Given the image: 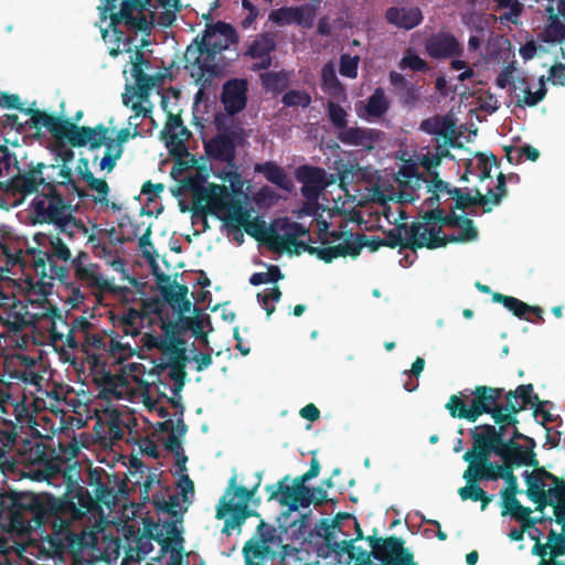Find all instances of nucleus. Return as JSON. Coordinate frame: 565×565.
Masks as SVG:
<instances>
[{"instance_id": "obj_1", "label": "nucleus", "mask_w": 565, "mask_h": 565, "mask_svg": "<svg viewBox=\"0 0 565 565\" xmlns=\"http://www.w3.org/2000/svg\"><path fill=\"white\" fill-rule=\"evenodd\" d=\"M89 491L70 482L62 497H40L31 492L0 493V530L25 534L50 525L47 544L54 554L68 553L71 565H111L120 554L118 537H103L86 527L75 531L73 522L82 520L94 508Z\"/></svg>"}, {"instance_id": "obj_58", "label": "nucleus", "mask_w": 565, "mask_h": 565, "mask_svg": "<svg viewBox=\"0 0 565 565\" xmlns=\"http://www.w3.org/2000/svg\"><path fill=\"white\" fill-rule=\"evenodd\" d=\"M548 499L552 501L548 507H553L555 522L562 524V530L565 533V488H548Z\"/></svg>"}, {"instance_id": "obj_40", "label": "nucleus", "mask_w": 565, "mask_h": 565, "mask_svg": "<svg viewBox=\"0 0 565 565\" xmlns=\"http://www.w3.org/2000/svg\"><path fill=\"white\" fill-rule=\"evenodd\" d=\"M420 130L429 134L443 137L447 142L452 145V141L457 138L456 136V124L448 116H434L424 119L420 122Z\"/></svg>"}, {"instance_id": "obj_25", "label": "nucleus", "mask_w": 565, "mask_h": 565, "mask_svg": "<svg viewBox=\"0 0 565 565\" xmlns=\"http://www.w3.org/2000/svg\"><path fill=\"white\" fill-rule=\"evenodd\" d=\"M493 454L502 459V463L522 466H536V454L532 449H526L516 441L505 439L493 446Z\"/></svg>"}, {"instance_id": "obj_36", "label": "nucleus", "mask_w": 565, "mask_h": 565, "mask_svg": "<svg viewBox=\"0 0 565 565\" xmlns=\"http://www.w3.org/2000/svg\"><path fill=\"white\" fill-rule=\"evenodd\" d=\"M492 299L494 302L502 303L509 311H511L515 317L520 319L532 321V319L529 317V313H534L540 322H544L542 316L543 309L541 307L530 306L515 297L507 296L500 292H494Z\"/></svg>"}, {"instance_id": "obj_5", "label": "nucleus", "mask_w": 565, "mask_h": 565, "mask_svg": "<svg viewBox=\"0 0 565 565\" xmlns=\"http://www.w3.org/2000/svg\"><path fill=\"white\" fill-rule=\"evenodd\" d=\"M276 227L284 232L279 234L275 227H269L266 232L265 244L274 252L281 253L287 250L291 253V246L296 247V253L299 254L298 249L309 253L310 255L317 256L324 263H331L333 259L339 257H356L360 255V244L347 243L345 245H334L332 247H316L311 246L306 242L297 241L298 237L309 236V228L305 225L291 222L288 218H282L276 223Z\"/></svg>"}, {"instance_id": "obj_3", "label": "nucleus", "mask_w": 565, "mask_h": 565, "mask_svg": "<svg viewBox=\"0 0 565 565\" xmlns=\"http://www.w3.org/2000/svg\"><path fill=\"white\" fill-rule=\"evenodd\" d=\"M422 163L429 171L430 177V180L427 182V186L428 191L433 192V194L425 201L428 207H430L429 210L438 207L440 194L446 193L455 201L454 209H458L463 212L470 207L480 206L482 209V213H490L493 206L500 205L508 194L507 177L502 172L497 177L495 188L492 189L488 185L483 193L478 188L451 186L448 182L441 180L438 172L430 171L431 168L437 167L440 162Z\"/></svg>"}, {"instance_id": "obj_39", "label": "nucleus", "mask_w": 565, "mask_h": 565, "mask_svg": "<svg viewBox=\"0 0 565 565\" xmlns=\"http://www.w3.org/2000/svg\"><path fill=\"white\" fill-rule=\"evenodd\" d=\"M121 0H104V4L100 8V19L110 20L109 26L116 35L117 40L120 41L124 38V32L119 30V25L124 24L129 31H139V25L130 23L127 19L118 17Z\"/></svg>"}, {"instance_id": "obj_56", "label": "nucleus", "mask_w": 565, "mask_h": 565, "mask_svg": "<svg viewBox=\"0 0 565 565\" xmlns=\"http://www.w3.org/2000/svg\"><path fill=\"white\" fill-rule=\"evenodd\" d=\"M276 50V42L268 34H262L257 36L248 46L246 55L252 58L271 56V53Z\"/></svg>"}, {"instance_id": "obj_30", "label": "nucleus", "mask_w": 565, "mask_h": 565, "mask_svg": "<svg viewBox=\"0 0 565 565\" xmlns=\"http://www.w3.org/2000/svg\"><path fill=\"white\" fill-rule=\"evenodd\" d=\"M93 323L89 322L85 317H77V324L75 326V328H78L79 331H82V335L84 338L82 349L87 355H90L97 363V352L100 355L107 352L109 335H107L106 333H93Z\"/></svg>"}, {"instance_id": "obj_51", "label": "nucleus", "mask_w": 565, "mask_h": 565, "mask_svg": "<svg viewBox=\"0 0 565 565\" xmlns=\"http://www.w3.org/2000/svg\"><path fill=\"white\" fill-rule=\"evenodd\" d=\"M533 385L532 384H521L515 390L504 391V402L503 403H512L515 406L524 405V409L527 405H533L535 402H539L537 394L533 395Z\"/></svg>"}, {"instance_id": "obj_53", "label": "nucleus", "mask_w": 565, "mask_h": 565, "mask_svg": "<svg viewBox=\"0 0 565 565\" xmlns=\"http://www.w3.org/2000/svg\"><path fill=\"white\" fill-rule=\"evenodd\" d=\"M502 515L510 514L518 522H523L527 514H531L532 510L527 507H523L516 498V493L502 494Z\"/></svg>"}, {"instance_id": "obj_4", "label": "nucleus", "mask_w": 565, "mask_h": 565, "mask_svg": "<svg viewBox=\"0 0 565 565\" xmlns=\"http://www.w3.org/2000/svg\"><path fill=\"white\" fill-rule=\"evenodd\" d=\"M454 205L449 214H445L440 207L428 210L418 221L422 228V238L425 243H415V246H425L436 249L448 243H466L478 238V230L475 223L465 214H457Z\"/></svg>"}, {"instance_id": "obj_43", "label": "nucleus", "mask_w": 565, "mask_h": 565, "mask_svg": "<svg viewBox=\"0 0 565 565\" xmlns=\"http://www.w3.org/2000/svg\"><path fill=\"white\" fill-rule=\"evenodd\" d=\"M463 479L466 480L467 486L458 490L461 500H472L475 502L480 501L481 510L484 511L492 500L491 495H488L487 492L479 487V481L471 475L470 470H466L463 472Z\"/></svg>"}, {"instance_id": "obj_60", "label": "nucleus", "mask_w": 565, "mask_h": 565, "mask_svg": "<svg viewBox=\"0 0 565 565\" xmlns=\"http://www.w3.org/2000/svg\"><path fill=\"white\" fill-rule=\"evenodd\" d=\"M524 411V405L515 406L514 404L503 403V407L500 408L495 414H493L492 419H498L500 423H505V425L510 428H518L520 423L518 415Z\"/></svg>"}, {"instance_id": "obj_59", "label": "nucleus", "mask_w": 565, "mask_h": 565, "mask_svg": "<svg viewBox=\"0 0 565 565\" xmlns=\"http://www.w3.org/2000/svg\"><path fill=\"white\" fill-rule=\"evenodd\" d=\"M546 93H547V89L545 87L544 76H541L539 89L536 92H532L531 85L530 86H524V89H523V92L521 94L522 97H520L518 99L516 106H519V107H524V106L534 107V106H536L540 102H542L545 98Z\"/></svg>"}, {"instance_id": "obj_35", "label": "nucleus", "mask_w": 565, "mask_h": 565, "mask_svg": "<svg viewBox=\"0 0 565 565\" xmlns=\"http://www.w3.org/2000/svg\"><path fill=\"white\" fill-rule=\"evenodd\" d=\"M426 50L434 58H447L461 53L458 41L449 33H439L429 39Z\"/></svg>"}, {"instance_id": "obj_20", "label": "nucleus", "mask_w": 565, "mask_h": 565, "mask_svg": "<svg viewBox=\"0 0 565 565\" xmlns=\"http://www.w3.org/2000/svg\"><path fill=\"white\" fill-rule=\"evenodd\" d=\"M423 226L418 221L412 222L411 225L403 223L394 228L385 232V237L382 238L384 246L395 248L401 247L403 249H412L416 252L424 246H415V243H425L422 238Z\"/></svg>"}, {"instance_id": "obj_22", "label": "nucleus", "mask_w": 565, "mask_h": 565, "mask_svg": "<svg viewBox=\"0 0 565 565\" xmlns=\"http://www.w3.org/2000/svg\"><path fill=\"white\" fill-rule=\"evenodd\" d=\"M89 130H94L89 141L86 146H89L92 150L98 149L102 146L106 147L105 156L99 162L102 170L110 172L116 167L117 160L121 157L124 148L118 145H114V139L108 136L109 129L103 124H98L95 127H89Z\"/></svg>"}, {"instance_id": "obj_19", "label": "nucleus", "mask_w": 565, "mask_h": 565, "mask_svg": "<svg viewBox=\"0 0 565 565\" xmlns=\"http://www.w3.org/2000/svg\"><path fill=\"white\" fill-rule=\"evenodd\" d=\"M493 448H488L472 443V448L465 452L462 459L469 463L466 470H470L471 475L478 481H494L499 479L500 465L490 460Z\"/></svg>"}, {"instance_id": "obj_17", "label": "nucleus", "mask_w": 565, "mask_h": 565, "mask_svg": "<svg viewBox=\"0 0 565 565\" xmlns=\"http://www.w3.org/2000/svg\"><path fill=\"white\" fill-rule=\"evenodd\" d=\"M533 471H525L523 473L526 483V497L535 503V510L542 512L552 501L548 499L547 481L551 482V487H556L561 477L550 472L539 463L531 466Z\"/></svg>"}, {"instance_id": "obj_8", "label": "nucleus", "mask_w": 565, "mask_h": 565, "mask_svg": "<svg viewBox=\"0 0 565 565\" xmlns=\"http://www.w3.org/2000/svg\"><path fill=\"white\" fill-rule=\"evenodd\" d=\"M65 466L66 463L58 456H54L53 451L43 444L36 443L22 458V476L33 481H46L52 484L62 478L66 480V488L70 482L79 484L77 480L66 476Z\"/></svg>"}, {"instance_id": "obj_13", "label": "nucleus", "mask_w": 565, "mask_h": 565, "mask_svg": "<svg viewBox=\"0 0 565 565\" xmlns=\"http://www.w3.org/2000/svg\"><path fill=\"white\" fill-rule=\"evenodd\" d=\"M309 480L311 478L303 473L294 479L292 484H289L290 477L285 476L277 483L265 487L268 500L278 501L282 507H288L289 511L308 508L315 500L311 488L306 486Z\"/></svg>"}, {"instance_id": "obj_42", "label": "nucleus", "mask_w": 565, "mask_h": 565, "mask_svg": "<svg viewBox=\"0 0 565 565\" xmlns=\"http://www.w3.org/2000/svg\"><path fill=\"white\" fill-rule=\"evenodd\" d=\"M254 170L257 173H262L268 182L285 191H291L294 186L291 179L287 175L284 168L274 161L256 163Z\"/></svg>"}, {"instance_id": "obj_44", "label": "nucleus", "mask_w": 565, "mask_h": 565, "mask_svg": "<svg viewBox=\"0 0 565 565\" xmlns=\"http://www.w3.org/2000/svg\"><path fill=\"white\" fill-rule=\"evenodd\" d=\"M390 109V102L385 96L383 88L377 87L373 94L366 99L364 114L360 115L366 120L379 119L383 117Z\"/></svg>"}, {"instance_id": "obj_2", "label": "nucleus", "mask_w": 565, "mask_h": 565, "mask_svg": "<svg viewBox=\"0 0 565 565\" xmlns=\"http://www.w3.org/2000/svg\"><path fill=\"white\" fill-rule=\"evenodd\" d=\"M238 36L235 29L218 21L207 25L202 35H198L186 47L184 53L185 70L194 79L200 89L195 100H200L203 90L210 87L220 73L218 55L232 44L237 43Z\"/></svg>"}, {"instance_id": "obj_6", "label": "nucleus", "mask_w": 565, "mask_h": 565, "mask_svg": "<svg viewBox=\"0 0 565 565\" xmlns=\"http://www.w3.org/2000/svg\"><path fill=\"white\" fill-rule=\"evenodd\" d=\"M471 395L470 405L467 404L466 396L461 392L450 395L445 408L452 418L476 423L484 414L493 418V414L503 407V402H500L504 398L503 387L478 385Z\"/></svg>"}, {"instance_id": "obj_55", "label": "nucleus", "mask_w": 565, "mask_h": 565, "mask_svg": "<svg viewBox=\"0 0 565 565\" xmlns=\"http://www.w3.org/2000/svg\"><path fill=\"white\" fill-rule=\"evenodd\" d=\"M173 359L168 364V367L170 369L169 376L174 383L173 393H179L185 382L186 372L184 367V363L186 361L185 351L182 354H173Z\"/></svg>"}, {"instance_id": "obj_54", "label": "nucleus", "mask_w": 565, "mask_h": 565, "mask_svg": "<svg viewBox=\"0 0 565 565\" xmlns=\"http://www.w3.org/2000/svg\"><path fill=\"white\" fill-rule=\"evenodd\" d=\"M260 81L263 87L274 94L284 92L289 84L288 73L284 70L263 73L260 74Z\"/></svg>"}, {"instance_id": "obj_41", "label": "nucleus", "mask_w": 565, "mask_h": 565, "mask_svg": "<svg viewBox=\"0 0 565 565\" xmlns=\"http://www.w3.org/2000/svg\"><path fill=\"white\" fill-rule=\"evenodd\" d=\"M228 513H231V516L225 520L224 527L222 530V532L227 535L231 534L230 529H241L246 521V515L243 514L244 512L238 510L236 503L233 502V499L226 500V495H223L217 504L215 516L221 520Z\"/></svg>"}, {"instance_id": "obj_31", "label": "nucleus", "mask_w": 565, "mask_h": 565, "mask_svg": "<svg viewBox=\"0 0 565 565\" xmlns=\"http://www.w3.org/2000/svg\"><path fill=\"white\" fill-rule=\"evenodd\" d=\"M42 318V313H30L28 306L20 302L14 303L7 317L2 319V326L6 332L17 334L30 326H35Z\"/></svg>"}, {"instance_id": "obj_16", "label": "nucleus", "mask_w": 565, "mask_h": 565, "mask_svg": "<svg viewBox=\"0 0 565 565\" xmlns=\"http://www.w3.org/2000/svg\"><path fill=\"white\" fill-rule=\"evenodd\" d=\"M374 558L383 565H416L413 554L404 547V540L397 536L377 539L367 536L365 539Z\"/></svg>"}, {"instance_id": "obj_61", "label": "nucleus", "mask_w": 565, "mask_h": 565, "mask_svg": "<svg viewBox=\"0 0 565 565\" xmlns=\"http://www.w3.org/2000/svg\"><path fill=\"white\" fill-rule=\"evenodd\" d=\"M541 39L546 43L562 42L565 40V24L557 17H552L550 24L544 28Z\"/></svg>"}, {"instance_id": "obj_27", "label": "nucleus", "mask_w": 565, "mask_h": 565, "mask_svg": "<svg viewBox=\"0 0 565 565\" xmlns=\"http://www.w3.org/2000/svg\"><path fill=\"white\" fill-rule=\"evenodd\" d=\"M185 318L186 317L180 316L175 321L162 320L161 330L164 332V339L156 344L157 349L171 354L183 355L185 349L181 348V345L184 344L182 335L188 330V322L185 321Z\"/></svg>"}, {"instance_id": "obj_63", "label": "nucleus", "mask_w": 565, "mask_h": 565, "mask_svg": "<svg viewBox=\"0 0 565 565\" xmlns=\"http://www.w3.org/2000/svg\"><path fill=\"white\" fill-rule=\"evenodd\" d=\"M328 118L332 126L339 131L348 126V113L339 104L329 100L327 105Z\"/></svg>"}, {"instance_id": "obj_23", "label": "nucleus", "mask_w": 565, "mask_h": 565, "mask_svg": "<svg viewBox=\"0 0 565 565\" xmlns=\"http://www.w3.org/2000/svg\"><path fill=\"white\" fill-rule=\"evenodd\" d=\"M248 81L246 78H231L223 84L221 102L225 111L234 116L241 113L247 104Z\"/></svg>"}, {"instance_id": "obj_15", "label": "nucleus", "mask_w": 565, "mask_h": 565, "mask_svg": "<svg viewBox=\"0 0 565 565\" xmlns=\"http://www.w3.org/2000/svg\"><path fill=\"white\" fill-rule=\"evenodd\" d=\"M243 140L241 126L226 127L217 135L204 142L206 154L216 161L224 162L228 167H235L236 146Z\"/></svg>"}, {"instance_id": "obj_7", "label": "nucleus", "mask_w": 565, "mask_h": 565, "mask_svg": "<svg viewBox=\"0 0 565 565\" xmlns=\"http://www.w3.org/2000/svg\"><path fill=\"white\" fill-rule=\"evenodd\" d=\"M157 541L163 553L170 551L172 558L178 559L174 565H181L180 559L183 552V537L177 527L175 522L167 521L160 526L152 521L145 522L143 533L129 546V553H136L138 559L146 558L152 551V541Z\"/></svg>"}, {"instance_id": "obj_62", "label": "nucleus", "mask_w": 565, "mask_h": 565, "mask_svg": "<svg viewBox=\"0 0 565 565\" xmlns=\"http://www.w3.org/2000/svg\"><path fill=\"white\" fill-rule=\"evenodd\" d=\"M18 438V426L12 420L0 416V443L4 448H12Z\"/></svg>"}, {"instance_id": "obj_29", "label": "nucleus", "mask_w": 565, "mask_h": 565, "mask_svg": "<svg viewBox=\"0 0 565 565\" xmlns=\"http://www.w3.org/2000/svg\"><path fill=\"white\" fill-rule=\"evenodd\" d=\"M58 236L61 235L73 249L83 245L84 241H94L95 234L90 233L83 220L71 213L58 226H55Z\"/></svg>"}, {"instance_id": "obj_24", "label": "nucleus", "mask_w": 565, "mask_h": 565, "mask_svg": "<svg viewBox=\"0 0 565 565\" xmlns=\"http://www.w3.org/2000/svg\"><path fill=\"white\" fill-rule=\"evenodd\" d=\"M149 4L150 0H121L118 17L139 25L140 32L149 34L154 24V12L147 14Z\"/></svg>"}, {"instance_id": "obj_52", "label": "nucleus", "mask_w": 565, "mask_h": 565, "mask_svg": "<svg viewBox=\"0 0 565 565\" xmlns=\"http://www.w3.org/2000/svg\"><path fill=\"white\" fill-rule=\"evenodd\" d=\"M322 90L333 97H339L344 93V88L337 77L334 66L331 63L323 65L321 70Z\"/></svg>"}, {"instance_id": "obj_32", "label": "nucleus", "mask_w": 565, "mask_h": 565, "mask_svg": "<svg viewBox=\"0 0 565 565\" xmlns=\"http://www.w3.org/2000/svg\"><path fill=\"white\" fill-rule=\"evenodd\" d=\"M246 543H250L254 550H260L264 555L274 557L276 555L274 548L281 545V535L275 526L262 520L256 527L255 535Z\"/></svg>"}, {"instance_id": "obj_45", "label": "nucleus", "mask_w": 565, "mask_h": 565, "mask_svg": "<svg viewBox=\"0 0 565 565\" xmlns=\"http://www.w3.org/2000/svg\"><path fill=\"white\" fill-rule=\"evenodd\" d=\"M476 159H477L476 174L478 175L479 181L483 182L487 179L491 180L492 179V175H491L492 167L499 164V160H498L497 156H494L493 153H490L488 156L482 152H477ZM469 173H475V171L472 170V162L467 163L466 171L461 175L460 180L468 181Z\"/></svg>"}, {"instance_id": "obj_57", "label": "nucleus", "mask_w": 565, "mask_h": 565, "mask_svg": "<svg viewBox=\"0 0 565 565\" xmlns=\"http://www.w3.org/2000/svg\"><path fill=\"white\" fill-rule=\"evenodd\" d=\"M57 188L65 186L70 193L76 194L78 198L84 199L87 193L77 185L73 178V171L68 164H57Z\"/></svg>"}, {"instance_id": "obj_47", "label": "nucleus", "mask_w": 565, "mask_h": 565, "mask_svg": "<svg viewBox=\"0 0 565 565\" xmlns=\"http://www.w3.org/2000/svg\"><path fill=\"white\" fill-rule=\"evenodd\" d=\"M189 288L186 285H180L177 280L172 281V286H161L162 298L171 306H180L181 311H189L191 302L188 299Z\"/></svg>"}, {"instance_id": "obj_12", "label": "nucleus", "mask_w": 565, "mask_h": 565, "mask_svg": "<svg viewBox=\"0 0 565 565\" xmlns=\"http://www.w3.org/2000/svg\"><path fill=\"white\" fill-rule=\"evenodd\" d=\"M30 205L33 224L58 226L71 213L75 212L72 202L58 191H36Z\"/></svg>"}, {"instance_id": "obj_10", "label": "nucleus", "mask_w": 565, "mask_h": 565, "mask_svg": "<svg viewBox=\"0 0 565 565\" xmlns=\"http://www.w3.org/2000/svg\"><path fill=\"white\" fill-rule=\"evenodd\" d=\"M22 113L30 115L31 127L35 129L46 128L57 140H66L72 147H85L94 130L89 127L77 126L70 119L56 117L40 109L31 107L22 109Z\"/></svg>"}, {"instance_id": "obj_48", "label": "nucleus", "mask_w": 565, "mask_h": 565, "mask_svg": "<svg viewBox=\"0 0 565 565\" xmlns=\"http://www.w3.org/2000/svg\"><path fill=\"white\" fill-rule=\"evenodd\" d=\"M256 477V484L252 489H247L244 486H237V476L233 475L228 480V487L224 493V495H226V500H234L235 498H237V503H248L253 499L255 492L257 491L262 482V473L257 472Z\"/></svg>"}, {"instance_id": "obj_33", "label": "nucleus", "mask_w": 565, "mask_h": 565, "mask_svg": "<svg viewBox=\"0 0 565 565\" xmlns=\"http://www.w3.org/2000/svg\"><path fill=\"white\" fill-rule=\"evenodd\" d=\"M105 471L103 469H89L87 481L89 486L94 487L95 497H92V499L95 502L94 508L90 510L94 511L97 507V504H104L107 508L115 507L118 501V491H116L114 488H110L108 484H106L103 481V476Z\"/></svg>"}, {"instance_id": "obj_37", "label": "nucleus", "mask_w": 565, "mask_h": 565, "mask_svg": "<svg viewBox=\"0 0 565 565\" xmlns=\"http://www.w3.org/2000/svg\"><path fill=\"white\" fill-rule=\"evenodd\" d=\"M385 18L388 23L405 30H412L423 21L422 11L418 8L391 7L386 10Z\"/></svg>"}, {"instance_id": "obj_14", "label": "nucleus", "mask_w": 565, "mask_h": 565, "mask_svg": "<svg viewBox=\"0 0 565 565\" xmlns=\"http://www.w3.org/2000/svg\"><path fill=\"white\" fill-rule=\"evenodd\" d=\"M57 164H45L39 162L30 166L29 170L20 172L12 179L11 186L13 191L23 196L35 193L36 191L57 190Z\"/></svg>"}, {"instance_id": "obj_46", "label": "nucleus", "mask_w": 565, "mask_h": 565, "mask_svg": "<svg viewBox=\"0 0 565 565\" xmlns=\"http://www.w3.org/2000/svg\"><path fill=\"white\" fill-rule=\"evenodd\" d=\"M289 15L292 22L305 28L310 29L313 26L316 18V7L310 4H302L297 8H282L276 13L275 19L279 20V15Z\"/></svg>"}, {"instance_id": "obj_26", "label": "nucleus", "mask_w": 565, "mask_h": 565, "mask_svg": "<svg viewBox=\"0 0 565 565\" xmlns=\"http://www.w3.org/2000/svg\"><path fill=\"white\" fill-rule=\"evenodd\" d=\"M151 67L149 60L141 50L136 49L131 57V75L135 78V95L141 99H148L151 88L156 85L157 77L148 75L145 71Z\"/></svg>"}, {"instance_id": "obj_18", "label": "nucleus", "mask_w": 565, "mask_h": 565, "mask_svg": "<svg viewBox=\"0 0 565 565\" xmlns=\"http://www.w3.org/2000/svg\"><path fill=\"white\" fill-rule=\"evenodd\" d=\"M249 217V211L239 201L230 200L227 202V213L223 217L225 226L237 231L244 227L248 235L265 243L266 232L269 230L266 227V223L257 218L250 221Z\"/></svg>"}, {"instance_id": "obj_11", "label": "nucleus", "mask_w": 565, "mask_h": 565, "mask_svg": "<svg viewBox=\"0 0 565 565\" xmlns=\"http://www.w3.org/2000/svg\"><path fill=\"white\" fill-rule=\"evenodd\" d=\"M73 247L61 236L50 238V250L31 248L30 260L35 273L42 278L64 280L67 277V268L56 264V260L68 263Z\"/></svg>"}, {"instance_id": "obj_49", "label": "nucleus", "mask_w": 565, "mask_h": 565, "mask_svg": "<svg viewBox=\"0 0 565 565\" xmlns=\"http://www.w3.org/2000/svg\"><path fill=\"white\" fill-rule=\"evenodd\" d=\"M324 171L321 168L301 166L296 170V179L303 185L301 192L305 196H309V184L322 186Z\"/></svg>"}, {"instance_id": "obj_34", "label": "nucleus", "mask_w": 565, "mask_h": 565, "mask_svg": "<svg viewBox=\"0 0 565 565\" xmlns=\"http://www.w3.org/2000/svg\"><path fill=\"white\" fill-rule=\"evenodd\" d=\"M493 422L495 425L483 424L470 429L469 434L473 444L490 448L507 439L505 434L509 427L498 419H493Z\"/></svg>"}, {"instance_id": "obj_28", "label": "nucleus", "mask_w": 565, "mask_h": 565, "mask_svg": "<svg viewBox=\"0 0 565 565\" xmlns=\"http://www.w3.org/2000/svg\"><path fill=\"white\" fill-rule=\"evenodd\" d=\"M383 132L377 129L364 127H349L337 131V139L347 146L362 147L372 150L381 141Z\"/></svg>"}, {"instance_id": "obj_50", "label": "nucleus", "mask_w": 565, "mask_h": 565, "mask_svg": "<svg viewBox=\"0 0 565 565\" xmlns=\"http://www.w3.org/2000/svg\"><path fill=\"white\" fill-rule=\"evenodd\" d=\"M181 8V0H150L147 14H150V11L156 13L157 10L162 9L164 12L159 17L158 22L163 26H169L175 19V12H179Z\"/></svg>"}, {"instance_id": "obj_9", "label": "nucleus", "mask_w": 565, "mask_h": 565, "mask_svg": "<svg viewBox=\"0 0 565 565\" xmlns=\"http://www.w3.org/2000/svg\"><path fill=\"white\" fill-rule=\"evenodd\" d=\"M183 188L191 191L194 198L193 218L201 217L203 231L209 230L207 214L216 215L223 221L227 213V202L225 198L228 195L224 185L209 183L202 185L196 178L189 177L183 180Z\"/></svg>"}, {"instance_id": "obj_21", "label": "nucleus", "mask_w": 565, "mask_h": 565, "mask_svg": "<svg viewBox=\"0 0 565 565\" xmlns=\"http://www.w3.org/2000/svg\"><path fill=\"white\" fill-rule=\"evenodd\" d=\"M42 317L50 318L52 326L50 328L52 341H62L65 338V345L68 349L75 350L79 347V342L76 339V333H82L77 324V317H74L71 324L63 318L57 307L51 306L42 312Z\"/></svg>"}, {"instance_id": "obj_38", "label": "nucleus", "mask_w": 565, "mask_h": 565, "mask_svg": "<svg viewBox=\"0 0 565 565\" xmlns=\"http://www.w3.org/2000/svg\"><path fill=\"white\" fill-rule=\"evenodd\" d=\"M94 382L99 390L98 397L106 401L121 398L122 393L119 391V387L126 386L127 384L124 375H114L107 371H103L100 374L95 375Z\"/></svg>"}, {"instance_id": "obj_64", "label": "nucleus", "mask_w": 565, "mask_h": 565, "mask_svg": "<svg viewBox=\"0 0 565 565\" xmlns=\"http://www.w3.org/2000/svg\"><path fill=\"white\" fill-rule=\"evenodd\" d=\"M311 96L305 90L290 89L284 94L281 103L286 107L307 108L311 104Z\"/></svg>"}]
</instances>
